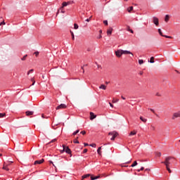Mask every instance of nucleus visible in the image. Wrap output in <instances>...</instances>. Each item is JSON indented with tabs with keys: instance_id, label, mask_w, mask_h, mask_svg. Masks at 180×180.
<instances>
[{
	"instance_id": "45",
	"label": "nucleus",
	"mask_w": 180,
	"mask_h": 180,
	"mask_svg": "<svg viewBox=\"0 0 180 180\" xmlns=\"http://www.w3.org/2000/svg\"><path fill=\"white\" fill-rule=\"evenodd\" d=\"M34 54H35V56L37 57V56H39V52H38V51L34 52Z\"/></svg>"
},
{
	"instance_id": "33",
	"label": "nucleus",
	"mask_w": 180,
	"mask_h": 180,
	"mask_svg": "<svg viewBox=\"0 0 180 180\" xmlns=\"http://www.w3.org/2000/svg\"><path fill=\"white\" fill-rule=\"evenodd\" d=\"M116 102H119V99L117 98V99L115 100V98H113L112 99V103H116Z\"/></svg>"
},
{
	"instance_id": "22",
	"label": "nucleus",
	"mask_w": 180,
	"mask_h": 180,
	"mask_svg": "<svg viewBox=\"0 0 180 180\" xmlns=\"http://www.w3.org/2000/svg\"><path fill=\"white\" fill-rule=\"evenodd\" d=\"M140 120L143 122V123H146V122H147V119L143 118V117H140Z\"/></svg>"
},
{
	"instance_id": "6",
	"label": "nucleus",
	"mask_w": 180,
	"mask_h": 180,
	"mask_svg": "<svg viewBox=\"0 0 180 180\" xmlns=\"http://www.w3.org/2000/svg\"><path fill=\"white\" fill-rule=\"evenodd\" d=\"M158 33L160 36H162V37H165L166 39H172V37L171 36L162 34V32L161 31V29H158Z\"/></svg>"
},
{
	"instance_id": "37",
	"label": "nucleus",
	"mask_w": 180,
	"mask_h": 180,
	"mask_svg": "<svg viewBox=\"0 0 180 180\" xmlns=\"http://www.w3.org/2000/svg\"><path fill=\"white\" fill-rule=\"evenodd\" d=\"M32 85H34V84L36 83V81H34V78L32 79Z\"/></svg>"
},
{
	"instance_id": "11",
	"label": "nucleus",
	"mask_w": 180,
	"mask_h": 180,
	"mask_svg": "<svg viewBox=\"0 0 180 180\" xmlns=\"http://www.w3.org/2000/svg\"><path fill=\"white\" fill-rule=\"evenodd\" d=\"M112 32H113V28L110 27L108 30H107V34L109 36H110V34H112Z\"/></svg>"
},
{
	"instance_id": "61",
	"label": "nucleus",
	"mask_w": 180,
	"mask_h": 180,
	"mask_svg": "<svg viewBox=\"0 0 180 180\" xmlns=\"http://www.w3.org/2000/svg\"><path fill=\"white\" fill-rule=\"evenodd\" d=\"M87 51H91V49H87Z\"/></svg>"
},
{
	"instance_id": "1",
	"label": "nucleus",
	"mask_w": 180,
	"mask_h": 180,
	"mask_svg": "<svg viewBox=\"0 0 180 180\" xmlns=\"http://www.w3.org/2000/svg\"><path fill=\"white\" fill-rule=\"evenodd\" d=\"M171 160H172V157H167L165 158V161H162L161 162V164H165L166 168H167V170L168 171V172L169 174H171V172H172V171H171V169L169 168V165H171Z\"/></svg>"
},
{
	"instance_id": "59",
	"label": "nucleus",
	"mask_w": 180,
	"mask_h": 180,
	"mask_svg": "<svg viewBox=\"0 0 180 180\" xmlns=\"http://www.w3.org/2000/svg\"><path fill=\"white\" fill-rule=\"evenodd\" d=\"M59 12H60V10L57 12V14H56V15H58Z\"/></svg>"
},
{
	"instance_id": "24",
	"label": "nucleus",
	"mask_w": 180,
	"mask_h": 180,
	"mask_svg": "<svg viewBox=\"0 0 180 180\" xmlns=\"http://www.w3.org/2000/svg\"><path fill=\"white\" fill-rule=\"evenodd\" d=\"M127 32H130V33H134V32L133 31V30L130 29V27H127Z\"/></svg>"
},
{
	"instance_id": "58",
	"label": "nucleus",
	"mask_w": 180,
	"mask_h": 180,
	"mask_svg": "<svg viewBox=\"0 0 180 180\" xmlns=\"http://www.w3.org/2000/svg\"><path fill=\"white\" fill-rule=\"evenodd\" d=\"M150 110H151V112H154V110H153V109H150Z\"/></svg>"
},
{
	"instance_id": "54",
	"label": "nucleus",
	"mask_w": 180,
	"mask_h": 180,
	"mask_svg": "<svg viewBox=\"0 0 180 180\" xmlns=\"http://www.w3.org/2000/svg\"><path fill=\"white\" fill-rule=\"evenodd\" d=\"M158 155H159V157H161V153L160 152L158 153Z\"/></svg>"
},
{
	"instance_id": "18",
	"label": "nucleus",
	"mask_w": 180,
	"mask_h": 180,
	"mask_svg": "<svg viewBox=\"0 0 180 180\" xmlns=\"http://www.w3.org/2000/svg\"><path fill=\"white\" fill-rule=\"evenodd\" d=\"M102 150V147H99L97 150V153L98 155H102V152L101 151Z\"/></svg>"
},
{
	"instance_id": "64",
	"label": "nucleus",
	"mask_w": 180,
	"mask_h": 180,
	"mask_svg": "<svg viewBox=\"0 0 180 180\" xmlns=\"http://www.w3.org/2000/svg\"><path fill=\"white\" fill-rule=\"evenodd\" d=\"M105 84H109V82H105Z\"/></svg>"
},
{
	"instance_id": "40",
	"label": "nucleus",
	"mask_w": 180,
	"mask_h": 180,
	"mask_svg": "<svg viewBox=\"0 0 180 180\" xmlns=\"http://www.w3.org/2000/svg\"><path fill=\"white\" fill-rule=\"evenodd\" d=\"M103 23L104 25H105V26H108V20H104Z\"/></svg>"
},
{
	"instance_id": "55",
	"label": "nucleus",
	"mask_w": 180,
	"mask_h": 180,
	"mask_svg": "<svg viewBox=\"0 0 180 180\" xmlns=\"http://www.w3.org/2000/svg\"><path fill=\"white\" fill-rule=\"evenodd\" d=\"M41 117H43L44 119V114L41 115Z\"/></svg>"
},
{
	"instance_id": "27",
	"label": "nucleus",
	"mask_w": 180,
	"mask_h": 180,
	"mask_svg": "<svg viewBox=\"0 0 180 180\" xmlns=\"http://www.w3.org/2000/svg\"><path fill=\"white\" fill-rule=\"evenodd\" d=\"M79 133V129H77L76 131L73 132L72 135L75 136L76 134H78Z\"/></svg>"
},
{
	"instance_id": "35",
	"label": "nucleus",
	"mask_w": 180,
	"mask_h": 180,
	"mask_svg": "<svg viewBox=\"0 0 180 180\" xmlns=\"http://www.w3.org/2000/svg\"><path fill=\"white\" fill-rule=\"evenodd\" d=\"M78 27H79V26L77 25V24L75 23L74 24V29L77 30V29H78Z\"/></svg>"
},
{
	"instance_id": "51",
	"label": "nucleus",
	"mask_w": 180,
	"mask_h": 180,
	"mask_svg": "<svg viewBox=\"0 0 180 180\" xmlns=\"http://www.w3.org/2000/svg\"><path fill=\"white\" fill-rule=\"evenodd\" d=\"M49 162H50V164H53V165L54 167V164L53 163V161L50 160Z\"/></svg>"
},
{
	"instance_id": "56",
	"label": "nucleus",
	"mask_w": 180,
	"mask_h": 180,
	"mask_svg": "<svg viewBox=\"0 0 180 180\" xmlns=\"http://www.w3.org/2000/svg\"><path fill=\"white\" fill-rule=\"evenodd\" d=\"M97 67H98V68H101V66L98 65Z\"/></svg>"
},
{
	"instance_id": "4",
	"label": "nucleus",
	"mask_w": 180,
	"mask_h": 180,
	"mask_svg": "<svg viewBox=\"0 0 180 180\" xmlns=\"http://www.w3.org/2000/svg\"><path fill=\"white\" fill-rule=\"evenodd\" d=\"M63 150H61V153H64V151H65L67 154H71V149H70V148H68V146H65V145H63Z\"/></svg>"
},
{
	"instance_id": "52",
	"label": "nucleus",
	"mask_w": 180,
	"mask_h": 180,
	"mask_svg": "<svg viewBox=\"0 0 180 180\" xmlns=\"http://www.w3.org/2000/svg\"><path fill=\"white\" fill-rule=\"evenodd\" d=\"M121 98H122V99H123L124 101L126 100V98H124V97H123V96H122Z\"/></svg>"
},
{
	"instance_id": "48",
	"label": "nucleus",
	"mask_w": 180,
	"mask_h": 180,
	"mask_svg": "<svg viewBox=\"0 0 180 180\" xmlns=\"http://www.w3.org/2000/svg\"><path fill=\"white\" fill-rule=\"evenodd\" d=\"M86 22H91V19H90V18H87V19L86 20Z\"/></svg>"
},
{
	"instance_id": "31",
	"label": "nucleus",
	"mask_w": 180,
	"mask_h": 180,
	"mask_svg": "<svg viewBox=\"0 0 180 180\" xmlns=\"http://www.w3.org/2000/svg\"><path fill=\"white\" fill-rule=\"evenodd\" d=\"M136 165H137V161H134V164H132L131 165V167H136Z\"/></svg>"
},
{
	"instance_id": "8",
	"label": "nucleus",
	"mask_w": 180,
	"mask_h": 180,
	"mask_svg": "<svg viewBox=\"0 0 180 180\" xmlns=\"http://www.w3.org/2000/svg\"><path fill=\"white\" fill-rule=\"evenodd\" d=\"M9 165H11V164H6V162H4V166H3V169H5L6 171H9V168H8V167H9Z\"/></svg>"
},
{
	"instance_id": "53",
	"label": "nucleus",
	"mask_w": 180,
	"mask_h": 180,
	"mask_svg": "<svg viewBox=\"0 0 180 180\" xmlns=\"http://www.w3.org/2000/svg\"><path fill=\"white\" fill-rule=\"evenodd\" d=\"M139 75H143V72H140Z\"/></svg>"
},
{
	"instance_id": "25",
	"label": "nucleus",
	"mask_w": 180,
	"mask_h": 180,
	"mask_svg": "<svg viewBox=\"0 0 180 180\" xmlns=\"http://www.w3.org/2000/svg\"><path fill=\"white\" fill-rule=\"evenodd\" d=\"M70 33H71V34H72V40H75V36L74 35V32H73L72 31H70Z\"/></svg>"
},
{
	"instance_id": "12",
	"label": "nucleus",
	"mask_w": 180,
	"mask_h": 180,
	"mask_svg": "<svg viewBox=\"0 0 180 180\" xmlns=\"http://www.w3.org/2000/svg\"><path fill=\"white\" fill-rule=\"evenodd\" d=\"M122 54H131L132 57L134 56L131 52L129 51H123L122 50Z\"/></svg>"
},
{
	"instance_id": "10",
	"label": "nucleus",
	"mask_w": 180,
	"mask_h": 180,
	"mask_svg": "<svg viewBox=\"0 0 180 180\" xmlns=\"http://www.w3.org/2000/svg\"><path fill=\"white\" fill-rule=\"evenodd\" d=\"M43 162H44V159H41L40 160H36L34 162V165H37V164H43Z\"/></svg>"
},
{
	"instance_id": "62",
	"label": "nucleus",
	"mask_w": 180,
	"mask_h": 180,
	"mask_svg": "<svg viewBox=\"0 0 180 180\" xmlns=\"http://www.w3.org/2000/svg\"><path fill=\"white\" fill-rule=\"evenodd\" d=\"M91 18H92V16H91L89 19H90V20H91Z\"/></svg>"
},
{
	"instance_id": "7",
	"label": "nucleus",
	"mask_w": 180,
	"mask_h": 180,
	"mask_svg": "<svg viewBox=\"0 0 180 180\" xmlns=\"http://www.w3.org/2000/svg\"><path fill=\"white\" fill-rule=\"evenodd\" d=\"M67 108V105L65 104H60L58 107H56V110H58L60 109H65Z\"/></svg>"
},
{
	"instance_id": "2",
	"label": "nucleus",
	"mask_w": 180,
	"mask_h": 180,
	"mask_svg": "<svg viewBox=\"0 0 180 180\" xmlns=\"http://www.w3.org/2000/svg\"><path fill=\"white\" fill-rule=\"evenodd\" d=\"M176 119H180V111L174 112L172 116V120H176Z\"/></svg>"
},
{
	"instance_id": "42",
	"label": "nucleus",
	"mask_w": 180,
	"mask_h": 180,
	"mask_svg": "<svg viewBox=\"0 0 180 180\" xmlns=\"http://www.w3.org/2000/svg\"><path fill=\"white\" fill-rule=\"evenodd\" d=\"M83 153H88V149H86V148L84 149Z\"/></svg>"
},
{
	"instance_id": "28",
	"label": "nucleus",
	"mask_w": 180,
	"mask_h": 180,
	"mask_svg": "<svg viewBox=\"0 0 180 180\" xmlns=\"http://www.w3.org/2000/svg\"><path fill=\"white\" fill-rule=\"evenodd\" d=\"M6 116V113H0V118Z\"/></svg>"
},
{
	"instance_id": "15",
	"label": "nucleus",
	"mask_w": 180,
	"mask_h": 180,
	"mask_svg": "<svg viewBox=\"0 0 180 180\" xmlns=\"http://www.w3.org/2000/svg\"><path fill=\"white\" fill-rule=\"evenodd\" d=\"M25 113L27 116H32L34 112L33 111H27Z\"/></svg>"
},
{
	"instance_id": "41",
	"label": "nucleus",
	"mask_w": 180,
	"mask_h": 180,
	"mask_svg": "<svg viewBox=\"0 0 180 180\" xmlns=\"http://www.w3.org/2000/svg\"><path fill=\"white\" fill-rule=\"evenodd\" d=\"M61 11V13H65V11H64V8L60 9Z\"/></svg>"
},
{
	"instance_id": "39",
	"label": "nucleus",
	"mask_w": 180,
	"mask_h": 180,
	"mask_svg": "<svg viewBox=\"0 0 180 180\" xmlns=\"http://www.w3.org/2000/svg\"><path fill=\"white\" fill-rule=\"evenodd\" d=\"M30 72H33V69H31L28 71L27 72V75H29V74H30Z\"/></svg>"
},
{
	"instance_id": "43",
	"label": "nucleus",
	"mask_w": 180,
	"mask_h": 180,
	"mask_svg": "<svg viewBox=\"0 0 180 180\" xmlns=\"http://www.w3.org/2000/svg\"><path fill=\"white\" fill-rule=\"evenodd\" d=\"M144 170V167H141V169L138 170V172H140V171H143Z\"/></svg>"
},
{
	"instance_id": "57",
	"label": "nucleus",
	"mask_w": 180,
	"mask_h": 180,
	"mask_svg": "<svg viewBox=\"0 0 180 180\" xmlns=\"http://www.w3.org/2000/svg\"><path fill=\"white\" fill-rule=\"evenodd\" d=\"M98 39H102V35H100Z\"/></svg>"
},
{
	"instance_id": "5",
	"label": "nucleus",
	"mask_w": 180,
	"mask_h": 180,
	"mask_svg": "<svg viewBox=\"0 0 180 180\" xmlns=\"http://www.w3.org/2000/svg\"><path fill=\"white\" fill-rule=\"evenodd\" d=\"M115 56L118 57V58H120L122 56H123V50L122 49H118L115 51Z\"/></svg>"
},
{
	"instance_id": "17",
	"label": "nucleus",
	"mask_w": 180,
	"mask_h": 180,
	"mask_svg": "<svg viewBox=\"0 0 180 180\" xmlns=\"http://www.w3.org/2000/svg\"><path fill=\"white\" fill-rule=\"evenodd\" d=\"M65 6H68V5L67 4V2L64 1L62 4V6L60 8V9H64Z\"/></svg>"
},
{
	"instance_id": "44",
	"label": "nucleus",
	"mask_w": 180,
	"mask_h": 180,
	"mask_svg": "<svg viewBox=\"0 0 180 180\" xmlns=\"http://www.w3.org/2000/svg\"><path fill=\"white\" fill-rule=\"evenodd\" d=\"M54 141H57V139H53L52 141H51V142L50 143H54Z\"/></svg>"
},
{
	"instance_id": "36",
	"label": "nucleus",
	"mask_w": 180,
	"mask_h": 180,
	"mask_svg": "<svg viewBox=\"0 0 180 180\" xmlns=\"http://www.w3.org/2000/svg\"><path fill=\"white\" fill-rule=\"evenodd\" d=\"M80 133H81V134H83V136L86 134V131H82Z\"/></svg>"
},
{
	"instance_id": "30",
	"label": "nucleus",
	"mask_w": 180,
	"mask_h": 180,
	"mask_svg": "<svg viewBox=\"0 0 180 180\" xmlns=\"http://www.w3.org/2000/svg\"><path fill=\"white\" fill-rule=\"evenodd\" d=\"M149 63H154V57L150 58Z\"/></svg>"
},
{
	"instance_id": "32",
	"label": "nucleus",
	"mask_w": 180,
	"mask_h": 180,
	"mask_svg": "<svg viewBox=\"0 0 180 180\" xmlns=\"http://www.w3.org/2000/svg\"><path fill=\"white\" fill-rule=\"evenodd\" d=\"M144 63V60H139V64H140V65H141V64Z\"/></svg>"
},
{
	"instance_id": "19",
	"label": "nucleus",
	"mask_w": 180,
	"mask_h": 180,
	"mask_svg": "<svg viewBox=\"0 0 180 180\" xmlns=\"http://www.w3.org/2000/svg\"><path fill=\"white\" fill-rule=\"evenodd\" d=\"M169 20V15H166L165 18V22H168V21Z\"/></svg>"
},
{
	"instance_id": "21",
	"label": "nucleus",
	"mask_w": 180,
	"mask_h": 180,
	"mask_svg": "<svg viewBox=\"0 0 180 180\" xmlns=\"http://www.w3.org/2000/svg\"><path fill=\"white\" fill-rule=\"evenodd\" d=\"M136 134H137V132H136V131H131L130 133H129V136H136Z\"/></svg>"
},
{
	"instance_id": "16",
	"label": "nucleus",
	"mask_w": 180,
	"mask_h": 180,
	"mask_svg": "<svg viewBox=\"0 0 180 180\" xmlns=\"http://www.w3.org/2000/svg\"><path fill=\"white\" fill-rule=\"evenodd\" d=\"M153 23H155L156 26H158V18H153Z\"/></svg>"
},
{
	"instance_id": "34",
	"label": "nucleus",
	"mask_w": 180,
	"mask_h": 180,
	"mask_svg": "<svg viewBox=\"0 0 180 180\" xmlns=\"http://www.w3.org/2000/svg\"><path fill=\"white\" fill-rule=\"evenodd\" d=\"M27 55L24 56L21 58L22 61H25V60H26V58H27Z\"/></svg>"
},
{
	"instance_id": "50",
	"label": "nucleus",
	"mask_w": 180,
	"mask_h": 180,
	"mask_svg": "<svg viewBox=\"0 0 180 180\" xmlns=\"http://www.w3.org/2000/svg\"><path fill=\"white\" fill-rule=\"evenodd\" d=\"M84 147H86V146H89V144H88V143H84Z\"/></svg>"
},
{
	"instance_id": "47",
	"label": "nucleus",
	"mask_w": 180,
	"mask_h": 180,
	"mask_svg": "<svg viewBox=\"0 0 180 180\" xmlns=\"http://www.w3.org/2000/svg\"><path fill=\"white\" fill-rule=\"evenodd\" d=\"M66 4H67L68 5H71L72 2H71V1H68V2H66Z\"/></svg>"
},
{
	"instance_id": "20",
	"label": "nucleus",
	"mask_w": 180,
	"mask_h": 180,
	"mask_svg": "<svg viewBox=\"0 0 180 180\" xmlns=\"http://www.w3.org/2000/svg\"><path fill=\"white\" fill-rule=\"evenodd\" d=\"M99 89H103L105 91L106 89V86L105 84H101L99 86Z\"/></svg>"
},
{
	"instance_id": "63",
	"label": "nucleus",
	"mask_w": 180,
	"mask_h": 180,
	"mask_svg": "<svg viewBox=\"0 0 180 180\" xmlns=\"http://www.w3.org/2000/svg\"><path fill=\"white\" fill-rule=\"evenodd\" d=\"M0 157H2V154L1 153H0Z\"/></svg>"
},
{
	"instance_id": "49",
	"label": "nucleus",
	"mask_w": 180,
	"mask_h": 180,
	"mask_svg": "<svg viewBox=\"0 0 180 180\" xmlns=\"http://www.w3.org/2000/svg\"><path fill=\"white\" fill-rule=\"evenodd\" d=\"M109 105L111 108H113V104H112L111 103H109Z\"/></svg>"
},
{
	"instance_id": "9",
	"label": "nucleus",
	"mask_w": 180,
	"mask_h": 180,
	"mask_svg": "<svg viewBox=\"0 0 180 180\" xmlns=\"http://www.w3.org/2000/svg\"><path fill=\"white\" fill-rule=\"evenodd\" d=\"M96 118V115H95L94 112H90V120H94V119Z\"/></svg>"
},
{
	"instance_id": "23",
	"label": "nucleus",
	"mask_w": 180,
	"mask_h": 180,
	"mask_svg": "<svg viewBox=\"0 0 180 180\" xmlns=\"http://www.w3.org/2000/svg\"><path fill=\"white\" fill-rule=\"evenodd\" d=\"M77 139H78V137L73 141V143H75V144H79V141H78Z\"/></svg>"
},
{
	"instance_id": "60",
	"label": "nucleus",
	"mask_w": 180,
	"mask_h": 180,
	"mask_svg": "<svg viewBox=\"0 0 180 180\" xmlns=\"http://www.w3.org/2000/svg\"><path fill=\"white\" fill-rule=\"evenodd\" d=\"M99 32H100V33H102V30H101L99 31Z\"/></svg>"
},
{
	"instance_id": "46",
	"label": "nucleus",
	"mask_w": 180,
	"mask_h": 180,
	"mask_svg": "<svg viewBox=\"0 0 180 180\" xmlns=\"http://www.w3.org/2000/svg\"><path fill=\"white\" fill-rule=\"evenodd\" d=\"M8 163H7V164H10V165H11V164H13V161H8Z\"/></svg>"
},
{
	"instance_id": "3",
	"label": "nucleus",
	"mask_w": 180,
	"mask_h": 180,
	"mask_svg": "<svg viewBox=\"0 0 180 180\" xmlns=\"http://www.w3.org/2000/svg\"><path fill=\"white\" fill-rule=\"evenodd\" d=\"M118 135L119 134H117L115 131L108 133V136H112V137L110 139V140H112V141H115V139H116V137H117Z\"/></svg>"
},
{
	"instance_id": "13",
	"label": "nucleus",
	"mask_w": 180,
	"mask_h": 180,
	"mask_svg": "<svg viewBox=\"0 0 180 180\" xmlns=\"http://www.w3.org/2000/svg\"><path fill=\"white\" fill-rule=\"evenodd\" d=\"M89 176H91V174H84L82 176V180H84L86 178H89Z\"/></svg>"
},
{
	"instance_id": "38",
	"label": "nucleus",
	"mask_w": 180,
	"mask_h": 180,
	"mask_svg": "<svg viewBox=\"0 0 180 180\" xmlns=\"http://www.w3.org/2000/svg\"><path fill=\"white\" fill-rule=\"evenodd\" d=\"M2 25H6L5 21H3V22H0V26H2Z\"/></svg>"
},
{
	"instance_id": "29",
	"label": "nucleus",
	"mask_w": 180,
	"mask_h": 180,
	"mask_svg": "<svg viewBox=\"0 0 180 180\" xmlns=\"http://www.w3.org/2000/svg\"><path fill=\"white\" fill-rule=\"evenodd\" d=\"M89 146H90V147H93L94 148H96V143H91Z\"/></svg>"
},
{
	"instance_id": "14",
	"label": "nucleus",
	"mask_w": 180,
	"mask_h": 180,
	"mask_svg": "<svg viewBox=\"0 0 180 180\" xmlns=\"http://www.w3.org/2000/svg\"><path fill=\"white\" fill-rule=\"evenodd\" d=\"M91 180H95V179H99V178H101V176H94L93 175L91 174Z\"/></svg>"
},
{
	"instance_id": "26",
	"label": "nucleus",
	"mask_w": 180,
	"mask_h": 180,
	"mask_svg": "<svg viewBox=\"0 0 180 180\" xmlns=\"http://www.w3.org/2000/svg\"><path fill=\"white\" fill-rule=\"evenodd\" d=\"M128 12L130 13L131 12V11H133V6H130L128 9H127Z\"/></svg>"
}]
</instances>
